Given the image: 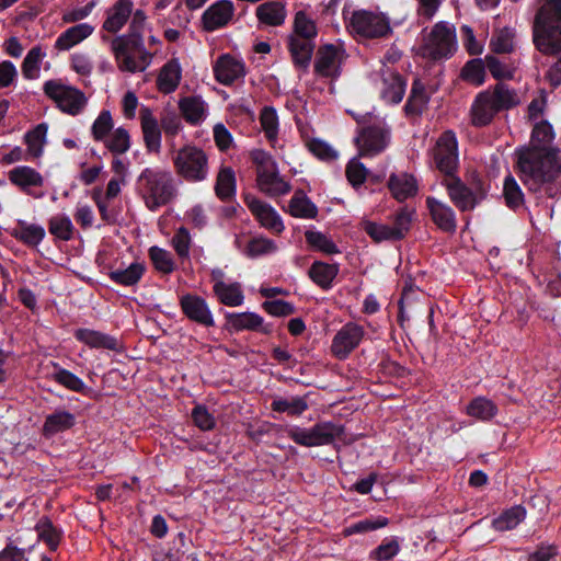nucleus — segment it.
Returning <instances> with one entry per match:
<instances>
[{"mask_svg": "<svg viewBox=\"0 0 561 561\" xmlns=\"http://www.w3.org/2000/svg\"><path fill=\"white\" fill-rule=\"evenodd\" d=\"M554 138L550 123L542 121L531 131V147L519 150L517 165L524 185L531 192L554 198L561 193L556 182L561 173L558 150L549 147Z\"/></svg>", "mask_w": 561, "mask_h": 561, "instance_id": "nucleus-1", "label": "nucleus"}, {"mask_svg": "<svg viewBox=\"0 0 561 561\" xmlns=\"http://www.w3.org/2000/svg\"><path fill=\"white\" fill-rule=\"evenodd\" d=\"M145 21L144 12L136 11L131 18L129 33L115 37L111 43L118 68L123 71H144L151 64L152 55L145 48L140 34Z\"/></svg>", "mask_w": 561, "mask_h": 561, "instance_id": "nucleus-2", "label": "nucleus"}, {"mask_svg": "<svg viewBox=\"0 0 561 561\" xmlns=\"http://www.w3.org/2000/svg\"><path fill=\"white\" fill-rule=\"evenodd\" d=\"M136 190L151 211L168 205L178 196L173 174L161 168H145L137 178Z\"/></svg>", "mask_w": 561, "mask_h": 561, "instance_id": "nucleus-3", "label": "nucleus"}, {"mask_svg": "<svg viewBox=\"0 0 561 561\" xmlns=\"http://www.w3.org/2000/svg\"><path fill=\"white\" fill-rule=\"evenodd\" d=\"M533 42L543 55L561 53V0H545L533 25Z\"/></svg>", "mask_w": 561, "mask_h": 561, "instance_id": "nucleus-4", "label": "nucleus"}, {"mask_svg": "<svg viewBox=\"0 0 561 561\" xmlns=\"http://www.w3.org/2000/svg\"><path fill=\"white\" fill-rule=\"evenodd\" d=\"M519 103L518 95L503 82H497L493 88L479 92L470 107L471 124L474 127L490 125L495 115L508 111Z\"/></svg>", "mask_w": 561, "mask_h": 561, "instance_id": "nucleus-5", "label": "nucleus"}, {"mask_svg": "<svg viewBox=\"0 0 561 561\" xmlns=\"http://www.w3.org/2000/svg\"><path fill=\"white\" fill-rule=\"evenodd\" d=\"M172 163L175 174L187 183H201L209 176L208 153L197 145L187 144L178 149Z\"/></svg>", "mask_w": 561, "mask_h": 561, "instance_id": "nucleus-6", "label": "nucleus"}, {"mask_svg": "<svg viewBox=\"0 0 561 561\" xmlns=\"http://www.w3.org/2000/svg\"><path fill=\"white\" fill-rule=\"evenodd\" d=\"M283 432L297 445L316 447L333 444L344 434V426L330 421L318 422L310 428L283 424Z\"/></svg>", "mask_w": 561, "mask_h": 561, "instance_id": "nucleus-7", "label": "nucleus"}, {"mask_svg": "<svg viewBox=\"0 0 561 561\" xmlns=\"http://www.w3.org/2000/svg\"><path fill=\"white\" fill-rule=\"evenodd\" d=\"M43 92L60 112L70 116L81 114L88 105L84 92L62 79L47 80L43 84Z\"/></svg>", "mask_w": 561, "mask_h": 561, "instance_id": "nucleus-8", "label": "nucleus"}, {"mask_svg": "<svg viewBox=\"0 0 561 561\" xmlns=\"http://www.w3.org/2000/svg\"><path fill=\"white\" fill-rule=\"evenodd\" d=\"M250 156L256 168L259 190L271 197L280 195V176L274 158L262 149L252 150Z\"/></svg>", "mask_w": 561, "mask_h": 561, "instance_id": "nucleus-9", "label": "nucleus"}, {"mask_svg": "<svg viewBox=\"0 0 561 561\" xmlns=\"http://www.w3.org/2000/svg\"><path fill=\"white\" fill-rule=\"evenodd\" d=\"M421 49L432 60L450 58L457 49L455 30L444 22L436 23Z\"/></svg>", "mask_w": 561, "mask_h": 561, "instance_id": "nucleus-10", "label": "nucleus"}, {"mask_svg": "<svg viewBox=\"0 0 561 561\" xmlns=\"http://www.w3.org/2000/svg\"><path fill=\"white\" fill-rule=\"evenodd\" d=\"M390 136V129L378 124L359 128L354 139L359 157L373 158L380 154L388 147Z\"/></svg>", "mask_w": 561, "mask_h": 561, "instance_id": "nucleus-11", "label": "nucleus"}, {"mask_svg": "<svg viewBox=\"0 0 561 561\" xmlns=\"http://www.w3.org/2000/svg\"><path fill=\"white\" fill-rule=\"evenodd\" d=\"M434 162L437 170L447 179L455 176L458 169V141L453 130L444 131L434 148Z\"/></svg>", "mask_w": 561, "mask_h": 561, "instance_id": "nucleus-12", "label": "nucleus"}, {"mask_svg": "<svg viewBox=\"0 0 561 561\" xmlns=\"http://www.w3.org/2000/svg\"><path fill=\"white\" fill-rule=\"evenodd\" d=\"M350 26L354 33L367 38L383 37L391 33L387 18L365 10L352 14Z\"/></svg>", "mask_w": 561, "mask_h": 561, "instance_id": "nucleus-13", "label": "nucleus"}, {"mask_svg": "<svg viewBox=\"0 0 561 561\" xmlns=\"http://www.w3.org/2000/svg\"><path fill=\"white\" fill-rule=\"evenodd\" d=\"M345 57V49L342 45H321L316 53L314 72L324 78H337L340 66Z\"/></svg>", "mask_w": 561, "mask_h": 561, "instance_id": "nucleus-14", "label": "nucleus"}, {"mask_svg": "<svg viewBox=\"0 0 561 561\" xmlns=\"http://www.w3.org/2000/svg\"><path fill=\"white\" fill-rule=\"evenodd\" d=\"M365 334L362 325L347 322L334 335L331 344L332 354L339 359H346L360 344Z\"/></svg>", "mask_w": 561, "mask_h": 561, "instance_id": "nucleus-15", "label": "nucleus"}, {"mask_svg": "<svg viewBox=\"0 0 561 561\" xmlns=\"http://www.w3.org/2000/svg\"><path fill=\"white\" fill-rule=\"evenodd\" d=\"M8 179L26 195L36 199L44 197V193L38 188L43 187L45 180L35 169L28 165L15 167L8 172Z\"/></svg>", "mask_w": 561, "mask_h": 561, "instance_id": "nucleus-16", "label": "nucleus"}, {"mask_svg": "<svg viewBox=\"0 0 561 561\" xmlns=\"http://www.w3.org/2000/svg\"><path fill=\"white\" fill-rule=\"evenodd\" d=\"M213 71L219 83L230 85L245 76V64L241 58L222 54L214 62Z\"/></svg>", "mask_w": 561, "mask_h": 561, "instance_id": "nucleus-17", "label": "nucleus"}, {"mask_svg": "<svg viewBox=\"0 0 561 561\" xmlns=\"http://www.w3.org/2000/svg\"><path fill=\"white\" fill-rule=\"evenodd\" d=\"M426 208L432 221L443 232L453 234L457 230V218L455 210L446 203L434 196H427L425 199Z\"/></svg>", "mask_w": 561, "mask_h": 561, "instance_id": "nucleus-18", "label": "nucleus"}, {"mask_svg": "<svg viewBox=\"0 0 561 561\" xmlns=\"http://www.w3.org/2000/svg\"><path fill=\"white\" fill-rule=\"evenodd\" d=\"M443 185L446 187L450 201L460 211H469L477 206L473 190L462 182L459 176L445 179Z\"/></svg>", "mask_w": 561, "mask_h": 561, "instance_id": "nucleus-19", "label": "nucleus"}, {"mask_svg": "<svg viewBox=\"0 0 561 561\" xmlns=\"http://www.w3.org/2000/svg\"><path fill=\"white\" fill-rule=\"evenodd\" d=\"M234 15V5L230 0H218L202 16L204 30L214 32L228 25Z\"/></svg>", "mask_w": 561, "mask_h": 561, "instance_id": "nucleus-20", "label": "nucleus"}, {"mask_svg": "<svg viewBox=\"0 0 561 561\" xmlns=\"http://www.w3.org/2000/svg\"><path fill=\"white\" fill-rule=\"evenodd\" d=\"M180 306L183 313L191 320L204 327H213L215 320L204 298L187 294L181 297Z\"/></svg>", "mask_w": 561, "mask_h": 561, "instance_id": "nucleus-21", "label": "nucleus"}, {"mask_svg": "<svg viewBox=\"0 0 561 561\" xmlns=\"http://www.w3.org/2000/svg\"><path fill=\"white\" fill-rule=\"evenodd\" d=\"M140 127L145 147L149 152L159 153L161 149V129L151 108L141 106Z\"/></svg>", "mask_w": 561, "mask_h": 561, "instance_id": "nucleus-22", "label": "nucleus"}, {"mask_svg": "<svg viewBox=\"0 0 561 561\" xmlns=\"http://www.w3.org/2000/svg\"><path fill=\"white\" fill-rule=\"evenodd\" d=\"M94 26L90 23H77L61 32L54 43L57 51H68L81 44L94 33Z\"/></svg>", "mask_w": 561, "mask_h": 561, "instance_id": "nucleus-23", "label": "nucleus"}, {"mask_svg": "<svg viewBox=\"0 0 561 561\" xmlns=\"http://www.w3.org/2000/svg\"><path fill=\"white\" fill-rule=\"evenodd\" d=\"M183 118L192 126L201 125L208 116V104L199 95H188L179 100Z\"/></svg>", "mask_w": 561, "mask_h": 561, "instance_id": "nucleus-24", "label": "nucleus"}, {"mask_svg": "<svg viewBox=\"0 0 561 561\" xmlns=\"http://www.w3.org/2000/svg\"><path fill=\"white\" fill-rule=\"evenodd\" d=\"M75 337L91 348H104L115 352L122 350V344L118 339L100 331L80 328L75 331Z\"/></svg>", "mask_w": 561, "mask_h": 561, "instance_id": "nucleus-25", "label": "nucleus"}, {"mask_svg": "<svg viewBox=\"0 0 561 561\" xmlns=\"http://www.w3.org/2000/svg\"><path fill=\"white\" fill-rule=\"evenodd\" d=\"M387 185L393 198L398 202H404L405 199L415 196L419 191L416 179L414 175L407 172L392 173L389 176Z\"/></svg>", "mask_w": 561, "mask_h": 561, "instance_id": "nucleus-26", "label": "nucleus"}, {"mask_svg": "<svg viewBox=\"0 0 561 561\" xmlns=\"http://www.w3.org/2000/svg\"><path fill=\"white\" fill-rule=\"evenodd\" d=\"M182 79V68L178 59L165 62L157 78V89L164 94L174 92Z\"/></svg>", "mask_w": 561, "mask_h": 561, "instance_id": "nucleus-27", "label": "nucleus"}, {"mask_svg": "<svg viewBox=\"0 0 561 561\" xmlns=\"http://www.w3.org/2000/svg\"><path fill=\"white\" fill-rule=\"evenodd\" d=\"M288 50L296 68L306 70L311 61L314 50L313 39L288 37Z\"/></svg>", "mask_w": 561, "mask_h": 561, "instance_id": "nucleus-28", "label": "nucleus"}, {"mask_svg": "<svg viewBox=\"0 0 561 561\" xmlns=\"http://www.w3.org/2000/svg\"><path fill=\"white\" fill-rule=\"evenodd\" d=\"M133 2L130 0H118L106 12L103 28L110 33H117L130 18Z\"/></svg>", "mask_w": 561, "mask_h": 561, "instance_id": "nucleus-29", "label": "nucleus"}, {"mask_svg": "<svg viewBox=\"0 0 561 561\" xmlns=\"http://www.w3.org/2000/svg\"><path fill=\"white\" fill-rule=\"evenodd\" d=\"M10 234L28 247H37L44 240L46 232L41 225L19 219Z\"/></svg>", "mask_w": 561, "mask_h": 561, "instance_id": "nucleus-30", "label": "nucleus"}, {"mask_svg": "<svg viewBox=\"0 0 561 561\" xmlns=\"http://www.w3.org/2000/svg\"><path fill=\"white\" fill-rule=\"evenodd\" d=\"M247 205L260 224L267 228L279 231V218L276 210L255 197H247Z\"/></svg>", "mask_w": 561, "mask_h": 561, "instance_id": "nucleus-31", "label": "nucleus"}, {"mask_svg": "<svg viewBox=\"0 0 561 561\" xmlns=\"http://www.w3.org/2000/svg\"><path fill=\"white\" fill-rule=\"evenodd\" d=\"M337 274V264H329L322 261H314L308 271L311 280L325 290L332 287V283Z\"/></svg>", "mask_w": 561, "mask_h": 561, "instance_id": "nucleus-32", "label": "nucleus"}, {"mask_svg": "<svg viewBox=\"0 0 561 561\" xmlns=\"http://www.w3.org/2000/svg\"><path fill=\"white\" fill-rule=\"evenodd\" d=\"M293 217L313 219L318 215L314 203L301 190H297L289 201L288 210Z\"/></svg>", "mask_w": 561, "mask_h": 561, "instance_id": "nucleus-33", "label": "nucleus"}, {"mask_svg": "<svg viewBox=\"0 0 561 561\" xmlns=\"http://www.w3.org/2000/svg\"><path fill=\"white\" fill-rule=\"evenodd\" d=\"M526 518V508L523 505H514L504 510L492 520V528L496 531L515 529Z\"/></svg>", "mask_w": 561, "mask_h": 561, "instance_id": "nucleus-34", "label": "nucleus"}, {"mask_svg": "<svg viewBox=\"0 0 561 561\" xmlns=\"http://www.w3.org/2000/svg\"><path fill=\"white\" fill-rule=\"evenodd\" d=\"M428 101L430 98L426 94L425 87L419 80H415L412 83L410 95L403 107L405 115L421 116L426 108Z\"/></svg>", "mask_w": 561, "mask_h": 561, "instance_id": "nucleus-35", "label": "nucleus"}, {"mask_svg": "<svg viewBox=\"0 0 561 561\" xmlns=\"http://www.w3.org/2000/svg\"><path fill=\"white\" fill-rule=\"evenodd\" d=\"M75 425V415L66 410H57L46 416L43 434L47 437L67 431Z\"/></svg>", "mask_w": 561, "mask_h": 561, "instance_id": "nucleus-36", "label": "nucleus"}, {"mask_svg": "<svg viewBox=\"0 0 561 561\" xmlns=\"http://www.w3.org/2000/svg\"><path fill=\"white\" fill-rule=\"evenodd\" d=\"M146 266L140 262H133L126 268H116L108 273V277L114 283L122 286H134L144 276Z\"/></svg>", "mask_w": 561, "mask_h": 561, "instance_id": "nucleus-37", "label": "nucleus"}, {"mask_svg": "<svg viewBox=\"0 0 561 561\" xmlns=\"http://www.w3.org/2000/svg\"><path fill=\"white\" fill-rule=\"evenodd\" d=\"M467 414L482 422L491 421L499 412L496 404L485 398L477 397L467 405Z\"/></svg>", "mask_w": 561, "mask_h": 561, "instance_id": "nucleus-38", "label": "nucleus"}, {"mask_svg": "<svg viewBox=\"0 0 561 561\" xmlns=\"http://www.w3.org/2000/svg\"><path fill=\"white\" fill-rule=\"evenodd\" d=\"M382 99L391 104H399L405 93L407 81L399 75L393 73L389 78L383 79Z\"/></svg>", "mask_w": 561, "mask_h": 561, "instance_id": "nucleus-39", "label": "nucleus"}, {"mask_svg": "<svg viewBox=\"0 0 561 561\" xmlns=\"http://www.w3.org/2000/svg\"><path fill=\"white\" fill-rule=\"evenodd\" d=\"M102 144L112 154H125L131 147L130 134L125 127L119 126Z\"/></svg>", "mask_w": 561, "mask_h": 561, "instance_id": "nucleus-40", "label": "nucleus"}, {"mask_svg": "<svg viewBox=\"0 0 561 561\" xmlns=\"http://www.w3.org/2000/svg\"><path fill=\"white\" fill-rule=\"evenodd\" d=\"M48 231L56 239L69 241L73 238L76 228L68 215L57 214L49 218Z\"/></svg>", "mask_w": 561, "mask_h": 561, "instance_id": "nucleus-41", "label": "nucleus"}, {"mask_svg": "<svg viewBox=\"0 0 561 561\" xmlns=\"http://www.w3.org/2000/svg\"><path fill=\"white\" fill-rule=\"evenodd\" d=\"M214 291L221 304L229 307H237L243 302V294L239 284H227L225 282H216Z\"/></svg>", "mask_w": 561, "mask_h": 561, "instance_id": "nucleus-42", "label": "nucleus"}, {"mask_svg": "<svg viewBox=\"0 0 561 561\" xmlns=\"http://www.w3.org/2000/svg\"><path fill=\"white\" fill-rule=\"evenodd\" d=\"M503 197L505 205L512 210H517L524 205V193L512 174H508L504 179Z\"/></svg>", "mask_w": 561, "mask_h": 561, "instance_id": "nucleus-43", "label": "nucleus"}, {"mask_svg": "<svg viewBox=\"0 0 561 561\" xmlns=\"http://www.w3.org/2000/svg\"><path fill=\"white\" fill-rule=\"evenodd\" d=\"M401 545L398 537H386L380 545L370 550L368 558L371 561H390L399 554Z\"/></svg>", "mask_w": 561, "mask_h": 561, "instance_id": "nucleus-44", "label": "nucleus"}, {"mask_svg": "<svg viewBox=\"0 0 561 561\" xmlns=\"http://www.w3.org/2000/svg\"><path fill=\"white\" fill-rule=\"evenodd\" d=\"M45 57L46 53L41 46L37 45L31 48L22 62L23 77L28 80L38 78L41 64Z\"/></svg>", "mask_w": 561, "mask_h": 561, "instance_id": "nucleus-45", "label": "nucleus"}, {"mask_svg": "<svg viewBox=\"0 0 561 561\" xmlns=\"http://www.w3.org/2000/svg\"><path fill=\"white\" fill-rule=\"evenodd\" d=\"M227 320L230 328L234 331H254L263 323L262 317L254 312L229 313Z\"/></svg>", "mask_w": 561, "mask_h": 561, "instance_id": "nucleus-46", "label": "nucleus"}, {"mask_svg": "<svg viewBox=\"0 0 561 561\" xmlns=\"http://www.w3.org/2000/svg\"><path fill=\"white\" fill-rule=\"evenodd\" d=\"M414 210L408 207L400 208L393 216L392 226V241L402 240L411 229Z\"/></svg>", "mask_w": 561, "mask_h": 561, "instance_id": "nucleus-47", "label": "nucleus"}, {"mask_svg": "<svg viewBox=\"0 0 561 561\" xmlns=\"http://www.w3.org/2000/svg\"><path fill=\"white\" fill-rule=\"evenodd\" d=\"M485 59L474 58L465 64L460 77L473 85H482L485 81Z\"/></svg>", "mask_w": 561, "mask_h": 561, "instance_id": "nucleus-48", "label": "nucleus"}, {"mask_svg": "<svg viewBox=\"0 0 561 561\" xmlns=\"http://www.w3.org/2000/svg\"><path fill=\"white\" fill-rule=\"evenodd\" d=\"M236 191V178L231 168L225 167L219 170L217 175L215 192L216 195L226 201L230 198Z\"/></svg>", "mask_w": 561, "mask_h": 561, "instance_id": "nucleus-49", "label": "nucleus"}, {"mask_svg": "<svg viewBox=\"0 0 561 561\" xmlns=\"http://www.w3.org/2000/svg\"><path fill=\"white\" fill-rule=\"evenodd\" d=\"M388 524L389 519L387 517H368L346 526L343 529V535L350 537L356 534H366L386 527Z\"/></svg>", "mask_w": 561, "mask_h": 561, "instance_id": "nucleus-50", "label": "nucleus"}, {"mask_svg": "<svg viewBox=\"0 0 561 561\" xmlns=\"http://www.w3.org/2000/svg\"><path fill=\"white\" fill-rule=\"evenodd\" d=\"M260 122L265 137L272 145L278 139V115L276 108L265 106L260 114Z\"/></svg>", "mask_w": 561, "mask_h": 561, "instance_id": "nucleus-51", "label": "nucleus"}, {"mask_svg": "<svg viewBox=\"0 0 561 561\" xmlns=\"http://www.w3.org/2000/svg\"><path fill=\"white\" fill-rule=\"evenodd\" d=\"M114 121L108 110H103L96 116L91 126L92 138L98 142L104 139L114 130Z\"/></svg>", "mask_w": 561, "mask_h": 561, "instance_id": "nucleus-52", "label": "nucleus"}, {"mask_svg": "<svg viewBox=\"0 0 561 561\" xmlns=\"http://www.w3.org/2000/svg\"><path fill=\"white\" fill-rule=\"evenodd\" d=\"M149 257L154 268L162 274H171L175 270V262L171 252L153 245L149 249Z\"/></svg>", "mask_w": 561, "mask_h": 561, "instance_id": "nucleus-53", "label": "nucleus"}, {"mask_svg": "<svg viewBox=\"0 0 561 561\" xmlns=\"http://www.w3.org/2000/svg\"><path fill=\"white\" fill-rule=\"evenodd\" d=\"M255 15L260 24L278 26L280 25V3L276 1L264 2L256 8Z\"/></svg>", "mask_w": 561, "mask_h": 561, "instance_id": "nucleus-54", "label": "nucleus"}, {"mask_svg": "<svg viewBox=\"0 0 561 561\" xmlns=\"http://www.w3.org/2000/svg\"><path fill=\"white\" fill-rule=\"evenodd\" d=\"M55 370L51 374V379L68 390L75 392H83L85 385L81 378L72 374L71 371L59 367L58 364H54Z\"/></svg>", "mask_w": 561, "mask_h": 561, "instance_id": "nucleus-55", "label": "nucleus"}, {"mask_svg": "<svg viewBox=\"0 0 561 561\" xmlns=\"http://www.w3.org/2000/svg\"><path fill=\"white\" fill-rule=\"evenodd\" d=\"M305 238L308 245L314 250L321 251L325 254H336L340 253L336 244L327 237L324 233L314 230H307L305 232Z\"/></svg>", "mask_w": 561, "mask_h": 561, "instance_id": "nucleus-56", "label": "nucleus"}, {"mask_svg": "<svg viewBox=\"0 0 561 561\" xmlns=\"http://www.w3.org/2000/svg\"><path fill=\"white\" fill-rule=\"evenodd\" d=\"M47 134L46 124L37 125L33 130L25 135V142L27 145V152L33 158H38L43 152L45 138Z\"/></svg>", "mask_w": 561, "mask_h": 561, "instance_id": "nucleus-57", "label": "nucleus"}, {"mask_svg": "<svg viewBox=\"0 0 561 561\" xmlns=\"http://www.w3.org/2000/svg\"><path fill=\"white\" fill-rule=\"evenodd\" d=\"M290 36H297V38L314 39L317 36V27L312 20L307 14L299 11L295 15L294 20V33Z\"/></svg>", "mask_w": 561, "mask_h": 561, "instance_id": "nucleus-58", "label": "nucleus"}, {"mask_svg": "<svg viewBox=\"0 0 561 561\" xmlns=\"http://www.w3.org/2000/svg\"><path fill=\"white\" fill-rule=\"evenodd\" d=\"M36 530L39 539L45 541L51 550L57 549L60 541V534L48 518H41L36 524Z\"/></svg>", "mask_w": 561, "mask_h": 561, "instance_id": "nucleus-59", "label": "nucleus"}, {"mask_svg": "<svg viewBox=\"0 0 561 561\" xmlns=\"http://www.w3.org/2000/svg\"><path fill=\"white\" fill-rule=\"evenodd\" d=\"M309 409L308 394L283 397V414L296 417Z\"/></svg>", "mask_w": 561, "mask_h": 561, "instance_id": "nucleus-60", "label": "nucleus"}, {"mask_svg": "<svg viewBox=\"0 0 561 561\" xmlns=\"http://www.w3.org/2000/svg\"><path fill=\"white\" fill-rule=\"evenodd\" d=\"M276 250L277 244L274 241L263 237H257L249 241L245 249V254L249 257H259L262 255L274 253L276 252Z\"/></svg>", "mask_w": 561, "mask_h": 561, "instance_id": "nucleus-61", "label": "nucleus"}, {"mask_svg": "<svg viewBox=\"0 0 561 561\" xmlns=\"http://www.w3.org/2000/svg\"><path fill=\"white\" fill-rule=\"evenodd\" d=\"M309 151L319 160L330 162L337 158V151L334 150L327 141L312 138L307 144Z\"/></svg>", "mask_w": 561, "mask_h": 561, "instance_id": "nucleus-62", "label": "nucleus"}, {"mask_svg": "<svg viewBox=\"0 0 561 561\" xmlns=\"http://www.w3.org/2000/svg\"><path fill=\"white\" fill-rule=\"evenodd\" d=\"M191 243V234L185 227H180L171 240V244L180 259H188Z\"/></svg>", "mask_w": 561, "mask_h": 561, "instance_id": "nucleus-63", "label": "nucleus"}, {"mask_svg": "<svg viewBox=\"0 0 561 561\" xmlns=\"http://www.w3.org/2000/svg\"><path fill=\"white\" fill-rule=\"evenodd\" d=\"M346 178L354 188L363 185L368 176V169L356 159H353L346 165Z\"/></svg>", "mask_w": 561, "mask_h": 561, "instance_id": "nucleus-64", "label": "nucleus"}]
</instances>
